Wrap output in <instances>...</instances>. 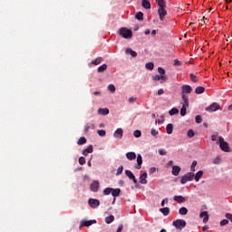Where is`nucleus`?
Wrapping results in <instances>:
<instances>
[{
    "label": "nucleus",
    "instance_id": "412c9836",
    "mask_svg": "<svg viewBox=\"0 0 232 232\" xmlns=\"http://www.w3.org/2000/svg\"><path fill=\"white\" fill-rule=\"evenodd\" d=\"M126 157L128 160H135L137 159V154L133 151L127 152Z\"/></svg>",
    "mask_w": 232,
    "mask_h": 232
},
{
    "label": "nucleus",
    "instance_id": "b1692460",
    "mask_svg": "<svg viewBox=\"0 0 232 232\" xmlns=\"http://www.w3.org/2000/svg\"><path fill=\"white\" fill-rule=\"evenodd\" d=\"M203 175H204V171H202V170L198 171L196 173V175L194 176L196 182H198V180H200V179H202Z\"/></svg>",
    "mask_w": 232,
    "mask_h": 232
},
{
    "label": "nucleus",
    "instance_id": "c85d7f7f",
    "mask_svg": "<svg viewBox=\"0 0 232 232\" xmlns=\"http://www.w3.org/2000/svg\"><path fill=\"white\" fill-rule=\"evenodd\" d=\"M125 53H130V55H131V57H137V52L131 50V48H127L125 50Z\"/></svg>",
    "mask_w": 232,
    "mask_h": 232
},
{
    "label": "nucleus",
    "instance_id": "864d4df0",
    "mask_svg": "<svg viewBox=\"0 0 232 232\" xmlns=\"http://www.w3.org/2000/svg\"><path fill=\"white\" fill-rule=\"evenodd\" d=\"M150 135H152V137H157V135H159V130L151 129Z\"/></svg>",
    "mask_w": 232,
    "mask_h": 232
},
{
    "label": "nucleus",
    "instance_id": "0e129e2a",
    "mask_svg": "<svg viewBox=\"0 0 232 232\" xmlns=\"http://www.w3.org/2000/svg\"><path fill=\"white\" fill-rule=\"evenodd\" d=\"M144 34H145V35H150V29L145 30Z\"/></svg>",
    "mask_w": 232,
    "mask_h": 232
},
{
    "label": "nucleus",
    "instance_id": "72a5a7b5",
    "mask_svg": "<svg viewBox=\"0 0 232 232\" xmlns=\"http://www.w3.org/2000/svg\"><path fill=\"white\" fill-rule=\"evenodd\" d=\"M113 220H115V217H113V215H111V216L105 218L106 224H111V222H113Z\"/></svg>",
    "mask_w": 232,
    "mask_h": 232
},
{
    "label": "nucleus",
    "instance_id": "a18cd8bd",
    "mask_svg": "<svg viewBox=\"0 0 232 232\" xmlns=\"http://www.w3.org/2000/svg\"><path fill=\"white\" fill-rule=\"evenodd\" d=\"M108 90H109V92H111V93H115V85H113V84H109Z\"/></svg>",
    "mask_w": 232,
    "mask_h": 232
},
{
    "label": "nucleus",
    "instance_id": "c03bdc74",
    "mask_svg": "<svg viewBox=\"0 0 232 232\" xmlns=\"http://www.w3.org/2000/svg\"><path fill=\"white\" fill-rule=\"evenodd\" d=\"M79 164H81V166H84V164H86V159L84 157H80Z\"/></svg>",
    "mask_w": 232,
    "mask_h": 232
},
{
    "label": "nucleus",
    "instance_id": "09e8293b",
    "mask_svg": "<svg viewBox=\"0 0 232 232\" xmlns=\"http://www.w3.org/2000/svg\"><path fill=\"white\" fill-rule=\"evenodd\" d=\"M188 137L189 139H193V137H195V132L193 131V130H188Z\"/></svg>",
    "mask_w": 232,
    "mask_h": 232
},
{
    "label": "nucleus",
    "instance_id": "6e6d98bb",
    "mask_svg": "<svg viewBox=\"0 0 232 232\" xmlns=\"http://www.w3.org/2000/svg\"><path fill=\"white\" fill-rule=\"evenodd\" d=\"M182 64V63H180V61L175 59L174 60V66H180Z\"/></svg>",
    "mask_w": 232,
    "mask_h": 232
},
{
    "label": "nucleus",
    "instance_id": "a878e982",
    "mask_svg": "<svg viewBox=\"0 0 232 232\" xmlns=\"http://www.w3.org/2000/svg\"><path fill=\"white\" fill-rule=\"evenodd\" d=\"M188 108H189V106L182 105V108L180 109V115H181V117L186 116V113L188 111Z\"/></svg>",
    "mask_w": 232,
    "mask_h": 232
},
{
    "label": "nucleus",
    "instance_id": "49530a36",
    "mask_svg": "<svg viewBox=\"0 0 232 232\" xmlns=\"http://www.w3.org/2000/svg\"><path fill=\"white\" fill-rule=\"evenodd\" d=\"M112 188H107L103 190V195H110L111 194Z\"/></svg>",
    "mask_w": 232,
    "mask_h": 232
},
{
    "label": "nucleus",
    "instance_id": "bb28decb",
    "mask_svg": "<svg viewBox=\"0 0 232 232\" xmlns=\"http://www.w3.org/2000/svg\"><path fill=\"white\" fill-rule=\"evenodd\" d=\"M106 70H108V65L106 63H103L102 65H101L100 67H98L97 72L99 73H102V72H106Z\"/></svg>",
    "mask_w": 232,
    "mask_h": 232
},
{
    "label": "nucleus",
    "instance_id": "4c0bfd02",
    "mask_svg": "<svg viewBox=\"0 0 232 232\" xmlns=\"http://www.w3.org/2000/svg\"><path fill=\"white\" fill-rule=\"evenodd\" d=\"M179 215H186L188 213V209L186 208V207H182L179 208Z\"/></svg>",
    "mask_w": 232,
    "mask_h": 232
},
{
    "label": "nucleus",
    "instance_id": "423d86ee",
    "mask_svg": "<svg viewBox=\"0 0 232 232\" xmlns=\"http://www.w3.org/2000/svg\"><path fill=\"white\" fill-rule=\"evenodd\" d=\"M205 110H206V111L212 113L213 111H218V110H222V108L220 107V104H218V102H213L208 107H207Z\"/></svg>",
    "mask_w": 232,
    "mask_h": 232
},
{
    "label": "nucleus",
    "instance_id": "f257e3e1",
    "mask_svg": "<svg viewBox=\"0 0 232 232\" xmlns=\"http://www.w3.org/2000/svg\"><path fill=\"white\" fill-rule=\"evenodd\" d=\"M158 72L160 73L152 76V81H160V84H164L166 81H168V76H166V70L162 67L158 68Z\"/></svg>",
    "mask_w": 232,
    "mask_h": 232
},
{
    "label": "nucleus",
    "instance_id": "4d7b16f0",
    "mask_svg": "<svg viewBox=\"0 0 232 232\" xmlns=\"http://www.w3.org/2000/svg\"><path fill=\"white\" fill-rule=\"evenodd\" d=\"M217 139H218V135L213 134V135L211 136V140H212L213 142H215V141L217 140Z\"/></svg>",
    "mask_w": 232,
    "mask_h": 232
},
{
    "label": "nucleus",
    "instance_id": "7ed1b4c3",
    "mask_svg": "<svg viewBox=\"0 0 232 232\" xmlns=\"http://www.w3.org/2000/svg\"><path fill=\"white\" fill-rule=\"evenodd\" d=\"M218 143L219 148L222 151H225L226 153H229V151H231V149L229 148V143L225 141L222 136L218 138Z\"/></svg>",
    "mask_w": 232,
    "mask_h": 232
},
{
    "label": "nucleus",
    "instance_id": "3c124183",
    "mask_svg": "<svg viewBox=\"0 0 232 232\" xmlns=\"http://www.w3.org/2000/svg\"><path fill=\"white\" fill-rule=\"evenodd\" d=\"M97 133H98V135H100V137H104L106 135V130H98Z\"/></svg>",
    "mask_w": 232,
    "mask_h": 232
},
{
    "label": "nucleus",
    "instance_id": "79ce46f5",
    "mask_svg": "<svg viewBox=\"0 0 232 232\" xmlns=\"http://www.w3.org/2000/svg\"><path fill=\"white\" fill-rule=\"evenodd\" d=\"M142 135V132H140V130H136L133 132V136L136 137V139H139V137H140Z\"/></svg>",
    "mask_w": 232,
    "mask_h": 232
},
{
    "label": "nucleus",
    "instance_id": "1a4fd4ad",
    "mask_svg": "<svg viewBox=\"0 0 232 232\" xmlns=\"http://www.w3.org/2000/svg\"><path fill=\"white\" fill-rule=\"evenodd\" d=\"M193 88L190 85L184 84L181 86V95H186V93H191Z\"/></svg>",
    "mask_w": 232,
    "mask_h": 232
},
{
    "label": "nucleus",
    "instance_id": "7c9ffc66",
    "mask_svg": "<svg viewBox=\"0 0 232 232\" xmlns=\"http://www.w3.org/2000/svg\"><path fill=\"white\" fill-rule=\"evenodd\" d=\"M135 18L138 21H144V14L142 12L136 13Z\"/></svg>",
    "mask_w": 232,
    "mask_h": 232
},
{
    "label": "nucleus",
    "instance_id": "052dcab7",
    "mask_svg": "<svg viewBox=\"0 0 232 232\" xmlns=\"http://www.w3.org/2000/svg\"><path fill=\"white\" fill-rule=\"evenodd\" d=\"M168 202H169V199H168V198H166L165 199H163L161 201V206H164L165 204H168Z\"/></svg>",
    "mask_w": 232,
    "mask_h": 232
},
{
    "label": "nucleus",
    "instance_id": "603ef678",
    "mask_svg": "<svg viewBox=\"0 0 232 232\" xmlns=\"http://www.w3.org/2000/svg\"><path fill=\"white\" fill-rule=\"evenodd\" d=\"M219 224H220L221 227L227 226L229 224V220L223 219V220L220 221Z\"/></svg>",
    "mask_w": 232,
    "mask_h": 232
},
{
    "label": "nucleus",
    "instance_id": "ddd939ff",
    "mask_svg": "<svg viewBox=\"0 0 232 232\" xmlns=\"http://www.w3.org/2000/svg\"><path fill=\"white\" fill-rule=\"evenodd\" d=\"M200 218H203V224H208L209 220V215L207 211H203L199 214Z\"/></svg>",
    "mask_w": 232,
    "mask_h": 232
},
{
    "label": "nucleus",
    "instance_id": "9d476101",
    "mask_svg": "<svg viewBox=\"0 0 232 232\" xmlns=\"http://www.w3.org/2000/svg\"><path fill=\"white\" fill-rule=\"evenodd\" d=\"M158 14L160 15V21H164V17L168 15V11H166V7H160L158 10Z\"/></svg>",
    "mask_w": 232,
    "mask_h": 232
},
{
    "label": "nucleus",
    "instance_id": "2eb2a0df",
    "mask_svg": "<svg viewBox=\"0 0 232 232\" xmlns=\"http://www.w3.org/2000/svg\"><path fill=\"white\" fill-rule=\"evenodd\" d=\"M173 200L178 202V204H184L187 199L183 196H174Z\"/></svg>",
    "mask_w": 232,
    "mask_h": 232
},
{
    "label": "nucleus",
    "instance_id": "9b49d317",
    "mask_svg": "<svg viewBox=\"0 0 232 232\" xmlns=\"http://www.w3.org/2000/svg\"><path fill=\"white\" fill-rule=\"evenodd\" d=\"M90 189L91 191H93V193H97V191H99V181L98 180L92 181V183L90 186Z\"/></svg>",
    "mask_w": 232,
    "mask_h": 232
},
{
    "label": "nucleus",
    "instance_id": "13d9d810",
    "mask_svg": "<svg viewBox=\"0 0 232 232\" xmlns=\"http://www.w3.org/2000/svg\"><path fill=\"white\" fill-rule=\"evenodd\" d=\"M157 95H164V89H160L157 92Z\"/></svg>",
    "mask_w": 232,
    "mask_h": 232
},
{
    "label": "nucleus",
    "instance_id": "f03ea898",
    "mask_svg": "<svg viewBox=\"0 0 232 232\" xmlns=\"http://www.w3.org/2000/svg\"><path fill=\"white\" fill-rule=\"evenodd\" d=\"M118 34L123 37V39H131V37H133V33L131 30L126 27H121L118 31Z\"/></svg>",
    "mask_w": 232,
    "mask_h": 232
},
{
    "label": "nucleus",
    "instance_id": "4468645a",
    "mask_svg": "<svg viewBox=\"0 0 232 232\" xmlns=\"http://www.w3.org/2000/svg\"><path fill=\"white\" fill-rule=\"evenodd\" d=\"M135 169H140L142 168V156L138 154L137 156V165L134 166Z\"/></svg>",
    "mask_w": 232,
    "mask_h": 232
},
{
    "label": "nucleus",
    "instance_id": "393cba45",
    "mask_svg": "<svg viewBox=\"0 0 232 232\" xmlns=\"http://www.w3.org/2000/svg\"><path fill=\"white\" fill-rule=\"evenodd\" d=\"M205 92H206V88H204L202 86H198L195 90V93H197V95H200L201 93H204Z\"/></svg>",
    "mask_w": 232,
    "mask_h": 232
},
{
    "label": "nucleus",
    "instance_id": "2f4dec72",
    "mask_svg": "<svg viewBox=\"0 0 232 232\" xmlns=\"http://www.w3.org/2000/svg\"><path fill=\"white\" fill-rule=\"evenodd\" d=\"M168 135H171L173 133V124L169 123L166 127Z\"/></svg>",
    "mask_w": 232,
    "mask_h": 232
},
{
    "label": "nucleus",
    "instance_id": "473e14b6",
    "mask_svg": "<svg viewBox=\"0 0 232 232\" xmlns=\"http://www.w3.org/2000/svg\"><path fill=\"white\" fill-rule=\"evenodd\" d=\"M101 63H102V57H97L91 63V64H94V66H97L98 64H101Z\"/></svg>",
    "mask_w": 232,
    "mask_h": 232
},
{
    "label": "nucleus",
    "instance_id": "6e6552de",
    "mask_svg": "<svg viewBox=\"0 0 232 232\" xmlns=\"http://www.w3.org/2000/svg\"><path fill=\"white\" fill-rule=\"evenodd\" d=\"M88 204L91 208H92V209H95V208H99V206H101V201H99V199H95V198H89Z\"/></svg>",
    "mask_w": 232,
    "mask_h": 232
},
{
    "label": "nucleus",
    "instance_id": "ea45409f",
    "mask_svg": "<svg viewBox=\"0 0 232 232\" xmlns=\"http://www.w3.org/2000/svg\"><path fill=\"white\" fill-rule=\"evenodd\" d=\"M190 80L192 81V82H198V78L193 73H190Z\"/></svg>",
    "mask_w": 232,
    "mask_h": 232
},
{
    "label": "nucleus",
    "instance_id": "de8ad7c7",
    "mask_svg": "<svg viewBox=\"0 0 232 232\" xmlns=\"http://www.w3.org/2000/svg\"><path fill=\"white\" fill-rule=\"evenodd\" d=\"M197 167V160H194L190 166V171L195 172V168Z\"/></svg>",
    "mask_w": 232,
    "mask_h": 232
},
{
    "label": "nucleus",
    "instance_id": "e433bc0d",
    "mask_svg": "<svg viewBox=\"0 0 232 232\" xmlns=\"http://www.w3.org/2000/svg\"><path fill=\"white\" fill-rule=\"evenodd\" d=\"M145 68L146 70H153V68H155V65L153 64V63L150 62V63H147L145 64Z\"/></svg>",
    "mask_w": 232,
    "mask_h": 232
},
{
    "label": "nucleus",
    "instance_id": "c756f323",
    "mask_svg": "<svg viewBox=\"0 0 232 232\" xmlns=\"http://www.w3.org/2000/svg\"><path fill=\"white\" fill-rule=\"evenodd\" d=\"M160 211L164 215V217H168V215H169V208L168 207L160 208Z\"/></svg>",
    "mask_w": 232,
    "mask_h": 232
},
{
    "label": "nucleus",
    "instance_id": "c9c22d12",
    "mask_svg": "<svg viewBox=\"0 0 232 232\" xmlns=\"http://www.w3.org/2000/svg\"><path fill=\"white\" fill-rule=\"evenodd\" d=\"M158 5L160 8H166V1L165 0H157Z\"/></svg>",
    "mask_w": 232,
    "mask_h": 232
},
{
    "label": "nucleus",
    "instance_id": "5fc2aeb1",
    "mask_svg": "<svg viewBox=\"0 0 232 232\" xmlns=\"http://www.w3.org/2000/svg\"><path fill=\"white\" fill-rule=\"evenodd\" d=\"M196 122H197L198 124L202 123V116L197 115V116H196Z\"/></svg>",
    "mask_w": 232,
    "mask_h": 232
},
{
    "label": "nucleus",
    "instance_id": "680f3d73",
    "mask_svg": "<svg viewBox=\"0 0 232 232\" xmlns=\"http://www.w3.org/2000/svg\"><path fill=\"white\" fill-rule=\"evenodd\" d=\"M135 101H137V98H134V97H130L129 98V102H135Z\"/></svg>",
    "mask_w": 232,
    "mask_h": 232
},
{
    "label": "nucleus",
    "instance_id": "f8f14e48",
    "mask_svg": "<svg viewBox=\"0 0 232 232\" xmlns=\"http://www.w3.org/2000/svg\"><path fill=\"white\" fill-rule=\"evenodd\" d=\"M125 175L130 179V180H132L135 184H137V179H135V175H133V172L131 170H125Z\"/></svg>",
    "mask_w": 232,
    "mask_h": 232
},
{
    "label": "nucleus",
    "instance_id": "37998d69",
    "mask_svg": "<svg viewBox=\"0 0 232 232\" xmlns=\"http://www.w3.org/2000/svg\"><path fill=\"white\" fill-rule=\"evenodd\" d=\"M124 169V167L120 166L117 169L116 176L119 177V175H122V171Z\"/></svg>",
    "mask_w": 232,
    "mask_h": 232
},
{
    "label": "nucleus",
    "instance_id": "4be33fe9",
    "mask_svg": "<svg viewBox=\"0 0 232 232\" xmlns=\"http://www.w3.org/2000/svg\"><path fill=\"white\" fill-rule=\"evenodd\" d=\"M179 173H180V167L173 166L172 167V175H174V177H179Z\"/></svg>",
    "mask_w": 232,
    "mask_h": 232
},
{
    "label": "nucleus",
    "instance_id": "a19ab883",
    "mask_svg": "<svg viewBox=\"0 0 232 232\" xmlns=\"http://www.w3.org/2000/svg\"><path fill=\"white\" fill-rule=\"evenodd\" d=\"M221 162H222V158H220V156H218L217 158H215L213 161V163L217 165L220 164Z\"/></svg>",
    "mask_w": 232,
    "mask_h": 232
},
{
    "label": "nucleus",
    "instance_id": "0eeeda50",
    "mask_svg": "<svg viewBox=\"0 0 232 232\" xmlns=\"http://www.w3.org/2000/svg\"><path fill=\"white\" fill-rule=\"evenodd\" d=\"M92 224H97V220H95V219H91V220L82 219L80 222V227H90V226H92Z\"/></svg>",
    "mask_w": 232,
    "mask_h": 232
},
{
    "label": "nucleus",
    "instance_id": "f704fd0d",
    "mask_svg": "<svg viewBox=\"0 0 232 232\" xmlns=\"http://www.w3.org/2000/svg\"><path fill=\"white\" fill-rule=\"evenodd\" d=\"M86 142H87L86 138L81 137V138L78 140L77 144H78V146H82V144H86Z\"/></svg>",
    "mask_w": 232,
    "mask_h": 232
},
{
    "label": "nucleus",
    "instance_id": "aec40b11",
    "mask_svg": "<svg viewBox=\"0 0 232 232\" xmlns=\"http://www.w3.org/2000/svg\"><path fill=\"white\" fill-rule=\"evenodd\" d=\"M141 6L142 8H145V10H150L151 8V3L148 0H142Z\"/></svg>",
    "mask_w": 232,
    "mask_h": 232
},
{
    "label": "nucleus",
    "instance_id": "e2e57ef3",
    "mask_svg": "<svg viewBox=\"0 0 232 232\" xmlns=\"http://www.w3.org/2000/svg\"><path fill=\"white\" fill-rule=\"evenodd\" d=\"M155 171H157V169L155 167L150 169V173H155Z\"/></svg>",
    "mask_w": 232,
    "mask_h": 232
},
{
    "label": "nucleus",
    "instance_id": "6ab92c4d",
    "mask_svg": "<svg viewBox=\"0 0 232 232\" xmlns=\"http://www.w3.org/2000/svg\"><path fill=\"white\" fill-rule=\"evenodd\" d=\"M182 99V105L183 106H189V97L186 94H181Z\"/></svg>",
    "mask_w": 232,
    "mask_h": 232
},
{
    "label": "nucleus",
    "instance_id": "f3484780",
    "mask_svg": "<svg viewBox=\"0 0 232 232\" xmlns=\"http://www.w3.org/2000/svg\"><path fill=\"white\" fill-rule=\"evenodd\" d=\"M90 153H93V146L90 145L88 146L86 149H84L82 150V155H84V157H88V154Z\"/></svg>",
    "mask_w": 232,
    "mask_h": 232
},
{
    "label": "nucleus",
    "instance_id": "58836bf2",
    "mask_svg": "<svg viewBox=\"0 0 232 232\" xmlns=\"http://www.w3.org/2000/svg\"><path fill=\"white\" fill-rule=\"evenodd\" d=\"M169 115H177V113H179V109L177 108H172L169 111Z\"/></svg>",
    "mask_w": 232,
    "mask_h": 232
},
{
    "label": "nucleus",
    "instance_id": "69168bd1",
    "mask_svg": "<svg viewBox=\"0 0 232 232\" xmlns=\"http://www.w3.org/2000/svg\"><path fill=\"white\" fill-rule=\"evenodd\" d=\"M122 225H121L119 227H118V229H117V232H121L122 231Z\"/></svg>",
    "mask_w": 232,
    "mask_h": 232
},
{
    "label": "nucleus",
    "instance_id": "bf43d9fd",
    "mask_svg": "<svg viewBox=\"0 0 232 232\" xmlns=\"http://www.w3.org/2000/svg\"><path fill=\"white\" fill-rule=\"evenodd\" d=\"M159 153H160V155H162V156H164V155H166V150H159Z\"/></svg>",
    "mask_w": 232,
    "mask_h": 232
},
{
    "label": "nucleus",
    "instance_id": "20e7f679",
    "mask_svg": "<svg viewBox=\"0 0 232 232\" xmlns=\"http://www.w3.org/2000/svg\"><path fill=\"white\" fill-rule=\"evenodd\" d=\"M195 179V174L193 172H188L181 177L180 182L181 184H186V182H189Z\"/></svg>",
    "mask_w": 232,
    "mask_h": 232
},
{
    "label": "nucleus",
    "instance_id": "8fccbe9b",
    "mask_svg": "<svg viewBox=\"0 0 232 232\" xmlns=\"http://www.w3.org/2000/svg\"><path fill=\"white\" fill-rule=\"evenodd\" d=\"M90 128H95V125L94 124H91V125H89V124H86L85 126H84V131H89V130H90Z\"/></svg>",
    "mask_w": 232,
    "mask_h": 232
},
{
    "label": "nucleus",
    "instance_id": "a211bd4d",
    "mask_svg": "<svg viewBox=\"0 0 232 232\" xmlns=\"http://www.w3.org/2000/svg\"><path fill=\"white\" fill-rule=\"evenodd\" d=\"M123 133L124 131L122 130V129L119 128L114 131L113 137H115V139H122Z\"/></svg>",
    "mask_w": 232,
    "mask_h": 232
},
{
    "label": "nucleus",
    "instance_id": "774afa93",
    "mask_svg": "<svg viewBox=\"0 0 232 232\" xmlns=\"http://www.w3.org/2000/svg\"><path fill=\"white\" fill-rule=\"evenodd\" d=\"M168 166H173V160H169V161L168 162Z\"/></svg>",
    "mask_w": 232,
    "mask_h": 232
},
{
    "label": "nucleus",
    "instance_id": "39448f33",
    "mask_svg": "<svg viewBox=\"0 0 232 232\" xmlns=\"http://www.w3.org/2000/svg\"><path fill=\"white\" fill-rule=\"evenodd\" d=\"M186 220L184 219H177L175 221H173L172 226H174V227H176V229H184V227H186Z\"/></svg>",
    "mask_w": 232,
    "mask_h": 232
},
{
    "label": "nucleus",
    "instance_id": "cd10ccee",
    "mask_svg": "<svg viewBox=\"0 0 232 232\" xmlns=\"http://www.w3.org/2000/svg\"><path fill=\"white\" fill-rule=\"evenodd\" d=\"M111 195L116 198V197H119L121 195V188H112Z\"/></svg>",
    "mask_w": 232,
    "mask_h": 232
},
{
    "label": "nucleus",
    "instance_id": "5701e85b",
    "mask_svg": "<svg viewBox=\"0 0 232 232\" xmlns=\"http://www.w3.org/2000/svg\"><path fill=\"white\" fill-rule=\"evenodd\" d=\"M99 115H108L110 113V110L108 108H100L98 110Z\"/></svg>",
    "mask_w": 232,
    "mask_h": 232
},
{
    "label": "nucleus",
    "instance_id": "338daca9",
    "mask_svg": "<svg viewBox=\"0 0 232 232\" xmlns=\"http://www.w3.org/2000/svg\"><path fill=\"white\" fill-rule=\"evenodd\" d=\"M208 229H209V227H208V226L203 227V231H208Z\"/></svg>",
    "mask_w": 232,
    "mask_h": 232
},
{
    "label": "nucleus",
    "instance_id": "dca6fc26",
    "mask_svg": "<svg viewBox=\"0 0 232 232\" xmlns=\"http://www.w3.org/2000/svg\"><path fill=\"white\" fill-rule=\"evenodd\" d=\"M148 173L143 172L140 176V184H148Z\"/></svg>",
    "mask_w": 232,
    "mask_h": 232
}]
</instances>
